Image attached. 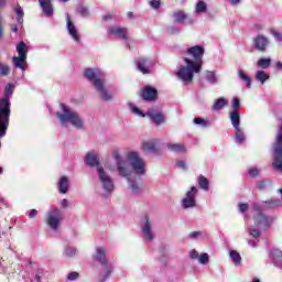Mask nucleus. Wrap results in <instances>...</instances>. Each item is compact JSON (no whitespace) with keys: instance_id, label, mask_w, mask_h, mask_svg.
Returning <instances> with one entry per match:
<instances>
[{"instance_id":"f8f14e48","label":"nucleus","mask_w":282,"mask_h":282,"mask_svg":"<svg viewBox=\"0 0 282 282\" xmlns=\"http://www.w3.org/2000/svg\"><path fill=\"white\" fill-rule=\"evenodd\" d=\"M153 61L147 57H141L137 61V68L143 74H151V68L153 67Z\"/></svg>"},{"instance_id":"bb28decb","label":"nucleus","mask_w":282,"mask_h":282,"mask_svg":"<svg viewBox=\"0 0 282 282\" xmlns=\"http://www.w3.org/2000/svg\"><path fill=\"white\" fill-rule=\"evenodd\" d=\"M234 132L237 144H242V142L246 140V133H243V129H241V127L234 128Z\"/></svg>"},{"instance_id":"a18cd8bd","label":"nucleus","mask_w":282,"mask_h":282,"mask_svg":"<svg viewBox=\"0 0 282 282\" xmlns=\"http://www.w3.org/2000/svg\"><path fill=\"white\" fill-rule=\"evenodd\" d=\"M271 34H272V36H274L275 41H278L279 43L282 42V34H281V32L272 29L271 30Z\"/></svg>"},{"instance_id":"a211bd4d","label":"nucleus","mask_w":282,"mask_h":282,"mask_svg":"<svg viewBox=\"0 0 282 282\" xmlns=\"http://www.w3.org/2000/svg\"><path fill=\"white\" fill-rule=\"evenodd\" d=\"M271 258L275 268H280L282 270V251L279 249H273L271 251Z\"/></svg>"},{"instance_id":"c756f323","label":"nucleus","mask_w":282,"mask_h":282,"mask_svg":"<svg viewBox=\"0 0 282 282\" xmlns=\"http://www.w3.org/2000/svg\"><path fill=\"white\" fill-rule=\"evenodd\" d=\"M281 204H282L281 199H270L264 203L263 208H279Z\"/></svg>"},{"instance_id":"b1692460","label":"nucleus","mask_w":282,"mask_h":282,"mask_svg":"<svg viewBox=\"0 0 282 282\" xmlns=\"http://www.w3.org/2000/svg\"><path fill=\"white\" fill-rule=\"evenodd\" d=\"M238 78L246 83L247 89H250V87H252V79L250 78V76H248V74L243 72V69H238Z\"/></svg>"},{"instance_id":"0e129e2a","label":"nucleus","mask_w":282,"mask_h":282,"mask_svg":"<svg viewBox=\"0 0 282 282\" xmlns=\"http://www.w3.org/2000/svg\"><path fill=\"white\" fill-rule=\"evenodd\" d=\"M2 22H3V19L0 18V37L3 36V28L1 26Z\"/></svg>"},{"instance_id":"1a4fd4ad","label":"nucleus","mask_w":282,"mask_h":282,"mask_svg":"<svg viewBox=\"0 0 282 282\" xmlns=\"http://www.w3.org/2000/svg\"><path fill=\"white\" fill-rule=\"evenodd\" d=\"M141 229L145 241H153V239H155V234H153V227L151 226V221H149V217L143 219Z\"/></svg>"},{"instance_id":"ea45409f","label":"nucleus","mask_w":282,"mask_h":282,"mask_svg":"<svg viewBox=\"0 0 282 282\" xmlns=\"http://www.w3.org/2000/svg\"><path fill=\"white\" fill-rule=\"evenodd\" d=\"M198 262L202 263L203 265H206V263H208L209 261V257L208 253H202L200 256H198Z\"/></svg>"},{"instance_id":"4c0bfd02","label":"nucleus","mask_w":282,"mask_h":282,"mask_svg":"<svg viewBox=\"0 0 282 282\" xmlns=\"http://www.w3.org/2000/svg\"><path fill=\"white\" fill-rule=\"evenodd\" d=\"M77 12L80 14V17H89V9H87L85 6H79L77 8Z\"/></svg>"},{"instance_id":"338daca9","label":"nucleus","mask_w":282,"mask_h":282,"mask_svg":"<svg viewBox=\"0 0 282 282\" xmlns=\"http://www.w3.org/2000/svg\"><path fill=\"white\" fill-rule=\"evenodd\" d=\"M170 32H171V34H177V32H180V29H176V30L171 29Z\"/></svg>"},{"instance_id":"3c124183","label":"nucleus","mask_w":282,"mask_h":282,"mask_svg":"<svg viewBox=\"0 0 282 282\" xmlns=\"http://www.w3.org/2000/svg\"><path fill=\"white\" fill-rule=\"evenodd\" d=\"M150 6L154 10H158L160 8V0H152V1H150Z\"/></svg>"},{"instance_id":"bf43d9fd","label":"nucleus","mask_w":282,"mask_h":282,"mask_svg":"<svg viewBox=\"0 0 282 282\" xmlns=\"http://www.w3.org/2000/svg\"><path fill=\"white\" fill-rule=\"evenodd\" d=\"M259 188L263 189L268 186V182L263 181L261 183L258 184Z\"/></svg>"},{"instance_id":"4d7b16f0","label":"nucleus","mask_w":282,"mask_h":282,"mask_svg":"<svg viewBox=\"0 0 282 282\" xmlns=\"http://www.w3.org/2000/svg\"><path fill=\"white\" fill-rule=\"evenodd\" d=\"M62 208H67V206H69V202L67 199H63L61 203Z\"/></svg>"},{"instance_id":"f257e3e1","label":"nucleus","mask_w":282,"mask_h":282,"mask_svg":"<svg viewBox=\"0 0 282 282\" xmlns=\"http://www.w3.org/2000/svg\"><path fill=\"white\" fill-rule=\"evenodd\" d=\"M204 47L199 45L192 46L185 51L184 65L176 73L177 78L185 85L193 83V76L202 72L204 65Z\"/></svg>"},{"instance_id":"a19ab883","label":"nucleus","mask_w":282,"mask_h":282,"mask_svg":"<svg viewBox=\"0 0 282 282\" xmlns=\"http://www.w3.org/2000/svg\"><path fill=\"white\" fill-rule=\"evenodd\" d=\"M194 124H199L200 127H208L209 123L206 119L197 117L194 119Z\"/></svg>"},{"instance_id":"8fccbe9b","label":"nucleus","mask_w":282,"mask_h":282,"mask_svg":"<svg viewBox=\"0 0 282 282\" xmlns=\"http://www.w3.org/2000/svg\"><path fill=\"white\" fill-rule=\"evenodd\" d=\"M249 175L250 177H257V175H259V169L252 167L251 170H249Z\"/></svg>"},{"instance_id":"2f4dec72","label":"nucleus","mask_w":282,"mask_h":282,"mask_svg":"<svg viewBox=\"0 0 282 282\" xmlns=\"http://www.w3.org/2000/svg\"><path fill=\"white\" fill-rule=\"evenodd\" d=\"M230 259L234 261L235 265H241V256L236 250L230 251Z\"/></svg>"},{"instance_id":"69168bd1","label":"nucleus","mask_w":282,"mask_h":282,"mask_svg":"<svg viewBox=\"0 0 282 282\" xmlns=\"http://www.w3.org/2000/svg\"><path fill=\"white\" fill-rule=\"evenodd\" d=\"M275 67H276V69H281V72H282V63L281 62H276Z\"/></svg>"},{"instance_id":"864d4df0","label":"nucleus","mask_w":282,"mask_h":282,"mask_svg":"<svg viewBox=\"0 0 282 282\" xmlns=\"http://www.w3.org/2000/svg\"><path fill=\"white\" fill-rule=\"evenodd\" d=\"M36 215H39V212L36 209H31L29 213V217L31 219H34V217H36Z\"/></svg>"},{"instance_id":"39448f33","label":"nucleus","mask_w":282,"mask_h":282,"mask_svg":"<svg viewBox=\"0 0 282 282\" xmlns=\"http://www.w3.org/2000/svg\"><path fill=\"white\" fill-rule=\"evenodd\" d=\"M62 113L57 112L61 124L65 126L69 122L76 129H83V119L76 111L69 109L65 104H61Z\"/></svg>"},{"instance_id":"f3484780","label":"nucleus","mask_w":282,"mask_h":282,"mask_svg":"<svg viewBox=\"0 0 282 282\" xmlns=\"http://www.w3.org/2000/svg\"><path fill=\"white\" fill-rule=\"evenodd\" d=\"M229 119L234 129L241 127V115L239 113L238 110H231L229 112Z\"/></svg>"},{"instance_id":"6e6552de","label":"nucleus","mask_w":282,"mask_h":282,"mask_svg":"<svg viewBox=\"0 0 282 282\" xmlns=\"http://www.w3.org/2000/svg\"><path fill=\"white\" fill-rule=\"evenodd\" d=\"M63 221V212L58 208H54L46 215V224L51 227V230H58L61 223Z\"/></svg>"},{"instance_id":"603ef678","label":"nucleus","mask_w":282,"mask_h":282,"mask_svg":"<svg viewBox=\"0 0 282 282\" xmlns=\"http://www.w3.org/2000/svg\"><path fill=\"white\" fill-rule=\"evenodd\" d=\"M189 257L191 259H199V253L197 252V250L193 249L189 251Z\"/></svg>"},{"instance_id":"0eeeda50","label":"nucleus","mask_w":282,"mask_h":282,"mask_svg":"<svg viewBox=\"0 0 282 282\" xmlns=\"http://www.w3.org/2000/svg\"><path fill=\"white\" fill-rule=\"evenodd\" d=\"M17 52L19 57H13V64L15 67H19V69H25L28 63V46L25 45V42H20L17 45Z\"/></svg>"},{"instance_id":"de8ad7c7","label":"nucleus","mask_w":282,"mask_h":282,"mask_svg":"<svg viewBox=\"0 0 282 282\" xmlns=\"http://www.w3.org/2000/svg\"><path fill=\"white\" fill-rule=\"evenodd\" d=\"M78 276H79L78 272L73 271V272L68 273L67 279H68V281H76V279H78Z\"/></svg>"},{"instance_id":"4be33fe9","label":"nucleus","mask_w":282,"mask_h":282,"mask_svg":"<svg viewBox=\"0 0 282 282\" xmlns=\"http://www.w3.org/2000/svg\"><path fill=\"white\" fill-rule=\"evenodd\" d=\"M224 107H228V100L224 97L218 98L214 105L212 106V109L214 111H221V109H224Z\"/></svg>"},{"instance_id":"20e7f679","label":"nucleus","mask_w":282,"mask_h":282,"mask_svg":"<svg viewBox=\"0 0 282 282\" xmlns=\"http://www.w3.org/2000/svg\"><path fill=\"white\" fill-rule=\"evenodd\" d=\"M85 76L89 83L94 85L98 94H100L102 100H111L113 98V96L105 89V82L101 79L102 72L99 68H86Z\"/></svg>"},{"instance_id":"680f3d73","label":"nucleus","mask_w":282,"mask_h":282,"mask_svg":"<svg viewBox=\"0 0 282 282\" xmlns=\"http://www.w3.org/2000/svg\"><path fill=\"white\" fill-rule=\"evenodd\" d=\"M109 19H113V15L112 14L104 15V21H109Z\"/></svg>"},{"instance_id":"c9c22d12","label":"nucleus","mask_w":282,"mask_h":282,"mask_svg":"<svg viewBox=\"0 0 282 282\" xmlns=\"http://www.w3.org/2000/svg\"><path fill=\"white\" fill-rule=\"evenodd\" d=\"M205 78L212 85H215V83H217V76H215V72H206Z\"/></svg>"},{"instance_id":"09e8293b","label":"nucleus","mask_w":282,"mask_h":282,"mask_svg":"<svg viewBox=\"0 0 282 282\" xmlns=\"http://www.w3.org/2000/svg\"><path fill=\"white\" fill-rule=\"evenodd\" d=\"M249 231H250L251 237H254V239H257L261 235V232L254 228H250Z\"/></svg>"},{"instance_id":"f03ea898","label":"nucleus","mask_w":282,"mask_h":282,"mask_svg":"<svg viewBox=\"0 0 282 282\" xmlns=\"http://www.w3.org/2000/svg\"><path fill=\"white\" fill-rule=\"evenodd\" d=\"M112 158L121 177H129L131 173H135V175H144L147 173V162L135 151L128 152L124 159L120 155V151L115 150Z\"/></svg>"},{"instance_id":"dca6fc26","label":"nucleus","mask_w":282,"mask_h":282,"mask_svg":"<svg viewBox=\"0 0 282 282\" xmlns=\"http://www.w3.org/2000/svg\"><path fill=\"white\" fill-rule=\"evenodd\" d=\"M67 30L68 34L76 41L77 43L80 41V35H78V30L76 29V25L72 22V19L69 15H67Z\"/></svg>"},{"instance_id":"5701e85b","label":"nucleus","mask_w":282,"mask_h":282,"mask_svg":"<svg viewBox=\"0 0 282 282\" xmlns=\"http://www.w3.org/2000/svg\"><path fill=\"white\" fill-rule=\"evenodd\" d=\"M254 221L258 224V226H270V224H272V219L263 214H259L254 218Z\"/></svg>"},{"instance_id":"cd10ccee","label":"nucleus","mask_w":282,"mask_h":282,"mask_svg":"<svg viewBox=\"0 0 282 282\" xmlns=\"http://www.w3.org/2000/svg\"><path fill=\"white\" fill-rule=\"evenodd\" d=\"M58 186H59V193H63V194L67 193V191H69V178H67V176H63L59 180Z\"/></svg>"},{"instance_id":"72a5a7b5","label":"nucleus","mask_w":282,"mask_h":282,"mask_svg":"<svg viewBox=\"0 0 282 282\" xmlns=\"http://www.w3.org/2000/svg\"><path fill=\"white\" fill-rule=\"evenodd\" d=\"M270 63H272V59L270 58H260L258 61V67H261V69H268V67H270Z\"/></svg>"},{"instance_id":"37998d69","label":"nucleus","mask_w":282,"mask_h":282,"mask_svg":"<svg viewBox=\"0 0 282 282\" xmlns=\"http://www.w3.org/2000/svg\"><path fill=\"white\" fill-rule=\"evenodd\" d=\"M130 109L132 113H134L135 116H140L141 118H144L145 115L138 107L130 105Z\"/></svg>"},{"instance_id":"9b49d317","label":"nucleus","mask_w":282,"mask_h":282,"mask_svg":"<svg viewBox=\"0 0 282 282\" xmlns=\"http://www.w3.org/2000/svg\"><path fill=\"white\" fill-rule=\"evenodd\" d=\"M253 45L259 52H265L268 45H270V39L268 36L259 34L253 39Z\"/></svg>"},{"instance_id":"c85d7f7f","label":"nucleus","mask_w":282,"mask_h":282,"mask_svg":"<svg viewBox=\"0 0 282 282\" xmlns=\"http://www.w3.org/2000/svg\"><path fill=\"white\" fill-rule=\"evenodd\" d=\"M207 11H208V6L206 4V2L200 0L196 3V7H195L196 14H202Z\"/></svg>"},{"instance_id":"423d86ee","label":"nucleus","mask_w":282,"mask_h":282,"mask_svg":"<svg viewBox=\"0 0 282 282\" xmlns=\"http://www.w3.org/2000/svg\"><path fill=\"white\" fill-rule=\"evenodd\" d=\"M94 259L95 261H98L101 265H104V269L100 272V281H106V279H109V276H111V272H113V265L107 262V251L104 247L96 248Z\"/></svg>"},{"instance_id":"e433bc0d","label":"nucleus","mask_w":282,"mask_h":282,"mask_svg":"<svg viewBox=\"0 0 282 282\" xmlns=\"http://www.w3.org/2000/svg\"><path fill=\"white\" fill-rule=\"evenodd\" d=\"M65 257H75L76 256V248L67 246L64 250Z\"/></svg>"},{"instance_id":"052dcab7","label":"nucleus","mask_w":282,"mask_h":282,"mask_svg":"<svg viewBox=\"0 0 282 282\" xmlns=\"http://www.w3.org/2000/svg\"><path fill=\"white\" fill-rule=\"evenodd\" d=\"M231 6H237L238 3L241 2V0H228Z\"/></svg>"},{"instance_id":"aec40b11","label":"nucleus","mask_w":282,"mask_h":282,"mask_svg":"<svg viewBox=\"0 0 282 282\" xmlns=\"http://www.w3.org/2000/svg\"><path fill=\"white\" fill-rule=\"evenodd\" d=\"M44 14L52 17L54 9L52 8V0H37Z\"/></svg>"},{"instance_id":"774afa93","label":"nucleus","mask_w":282,"mask_h":282,"mask_svg":"<svg viewBox=\"0 0 282 282\" xmlns=\"http://www.w3.org/2000/svg\"><path fill=\"white\" fill-rule=\"evenodd\" d=\"M6 1H7V0H0V7L6 6Z\"/></svg>"},{"instance_id":"79ce46f5","label":"nucleus","mask_w":282,"mask_h":282,"mask_svg":"<svg viewBox=\"0 0 282 282\" xmlns=\"http://www.w3.org/2000/svg\"><path fill=\"white\" fill-rule=\"evenodd\" d=\"M129 182H130V188H131L132 193H134V194L140 193V186H138V183L135 181H131V180H129Z\"/></svg>"},{"instance_id":"412c9836","label":"nucleus","mask_w":282,"mask_h":282,"mask_svg":"<svg viewBox=\"0 0 282 282\" xmlns=\"http://www.w3.org/2000/svg\"><path fill=\"white\" fill-rule=\"evenodd\" d=\"M147 116H149V118H151V120H152V122H154V124H162L165 120L164 115L161 112L153 113L151 111H148Z\"/></svg>"},{"instance_id":"9d476101","label":"nucleus","mask_w":282,"mask_h":282,"mask_svg":"<svg viewBox=\"0 0 282 282\" xmlns=\"http://www.w3.org/2000/svg\"><path fill=\"white\" fill-rule=\"evenodd\" d=\"M195 195H197V187H191V191L186 193L185 198L182 200L183 208L195 207Z\"/></svg>"},{"instance_id":"7ed1b4c3","label":"nucleus","mask_w":282,"mask_h":282,"mask_svg":"<svg viewBox=\"0 0 282 282\" xmlns=\"http://www.w3.org/2000/svg\"><path fill=\"white\" fill-rule=\"evenodd\" d=\"M86 164L88 166H96L98 180L102 188L106 191V193H113V180L111 178V176H109V174H107L102 165H100V160H98V155H96V153L94 152H89L86 155Z\"/></svg>"},{"instance_id":"f704fd0d","label":"nucleus","mask_w":282,"mask_h":282,"mask_svg":"<svg viewBox=\"0 0 282 282\" xmlns=\"http://www.w3.org/2000/svg\"><path fill=\"white\" fill-rule=\"evenodd\" d=\"M14 12L18 14V23H23V17H24V13H23V8H21V6H17L14 8Z\"/></svg>"},{"instance_id":"ddd939ff","label":"nucleus","mask_w":282,"mask_h":282,"mask_svg":"<svg viewBox=\"0 0 282 282\" xmlns=\"http://www.w3.org/2000/svg\"><path fill=\"white\" fill-rule=\"evenodd\" d=\"M160 145V141L158 139L144 141L141 145L142 151L145 153H158V147Z\"/></svg>"},{"instance_id":"7c9ffc66","label":"nucleus","mask_w":282,"mask_h":282,"mask_svg":"<svg viewBox=\"0 0 282 282\" xmlns=\"http://www.w3.org/2000/svg\"><path fill=\"white\" fill-rule=\"evenodd\" d=\"M270 78V75L263 70H258L256 73V79L259 80L262 85Z\"/></svg>"},{"instance_id":"4468645a","label":"nucleus","mask_w":282,"mask_h":282,"mask_svg":"<svg viewBox=\"0 0 282 282\" xmlns=\"http://www.w3.org/2000/svg\"><path fill=\"white\" fill-rule=\"evenodd\" d=\"M143 100L153 101L158 98V89L153 87H145L142 90Z\"/></svg>"},{"instance_id":"13d9d810","label":"nucleus","mask_w":282,"mask_h":282,"mask_svg":"<svg viewBox=\"0 0 282 282\" xmlns=\"http://www.w3.org/2000/svg\"><path fill=\"white\" fill-rule=\"evenodd\" d=\"M199 235H200L199 231H193L192 234H189V237H191L192 239H195V238L199 237Z\"/></svg>"},{"instance_id":"5fc2aeb1","label":"nucleus","mask_w":282,"mask_h":282,"mask_svg":"<svg viewBox=\"0 0 282 282\" xmlns=\"http://www.w3.org/2000/svg\"><path fill=\"white\" fill-rule=\"evenodd\" d=\"M177 167L183 169V171H186V162L184 161H178L177 162Z\"/></svg>"},{"instance_id":"e2e57ef3","label":"nucleus","mask_w":282,"mask_h":282,"mask_svg":"<svg viewBox=\"0 0 282 282\" xmlns=\"http://www.w3.org/2000/svg\"><path fill=\"white\" fill-rule=\"evenodd\" d=\"M249 246H251V248H256L257 247V240L249 241Z\"/></svg>"},{"instance_id":"c03bdc74","label":"nucleus","mask_w":282,"mask_h":282,"mask_svg":"<svg viewBox=\"0 0 282 282\" xmlns=\"http://www.w3.org/2000/svg\"><path fill=\"white\" fill-rule=\"evenodd\" d=\"M241 108V102L239 101V98H234L232 100V111H239Z\"/></svg>"},{"instance_id":"473e14b6","label":"nucleus","mask_w":282,"mask_h":282,"mask_svg":"<svg viewBox=\"0 0 282 282\" xmlns=\"http://www.w3.org/2000/svg\"><path fill=\"white\" fill-rule=\"evenodd\" d=\"M198 186L203 188V191H208V178H206L204 175H199Z\"/></svg>"},{"instance_id":"58836bf2","label":"nucleus","mask_w":282,"mask_h":282,"mask_svg":"<svg viewBox=\"0 0 282 282\" xmlns=\"http://www.w3.org/2000/svg\"><path fill=\"white\" fill-rule=\"evenodd\" d=\"M10 74V66L0 64V76H8Z\"/></svg>"},{"instance_id":"6ab92c4d","label":"nucleus","mask_w":282,"mask_h":282,"mask_svg":"<svg viewBox=\"0 0 282 282\" xmlns=\"http://www.w3.org/2000/svg\"><path fill=\"white\" fill-rule=\"evenodd\" d=\"M44 14L52 17L54 9L52 8V0H37Z\"/></svg>"},{"instance_id":"49530a36","label":"nucleus","mask_w":282,"mask_h":282,"mask_svg":"<svg viewBox=\"0 0 282 282\" xmlns=\"http://www.w3.org/2000/svg\"><path fill=\"white\" fill-rule=\"evenodd\" d=\"M12 91H14V86L12 84L7 85L4 90L6 96H12Z\"/></svg>"},{"instance_id":"393cba45","label":"nucleus","mask_w":282,"mask_h":282,"mask_svg":"<svg viewBox=\"0 0 282 282\" xmlns=\"http://www.w3.org/2000/svg\"><path fill=\"white\" fill-rule=\"evenodd\" d=\"M172 19H173L174 23H184V21H186V19H187V15L184 11L178 10L172 14Z\"/></svg>"},{"instance_id":"a878e982","label":"nucleus","mask_w":282,"mask_h":282,"mask_svg":"<svg viewBox=\"0 0 282 282\" xmlns=\"http://www.w3.org/2000/svg\"><path fill=\"white\" fill-rule=\"evenodd\" d=\"M166 147L169 151H172L173 153H186V145L184 144L167 143Z\"/></svg>"},{"instance_id":"2eb2a0df","label":"nucleus","mask_w":282,"mask_h":282,"mask_svg":"<svg viewBox=\"0 0 282 282\" xmlns=\"http://www.w3.org/2000/svg\"><path fill=\"white\" fill-rule=\"evenodd\" d=\"M108 34H113V36H118L119 39H123L127 41V29L120 26H110L108 29Z\"/></svg>"},{"instance_id":"6e6d98bb","label":"nucleus","mask_w":282,"mask_h":282,"mask_svg":"<svg viewBox=\"0 0 282 282\" xmlns=\"http://www.w3.org/2000/svg\"><path fill=\"white\" fill-rule=\"evenodd\" d=\"M239 210H240V213H246V210H248V204H240Z\"/></svg>"}]
</instances>
